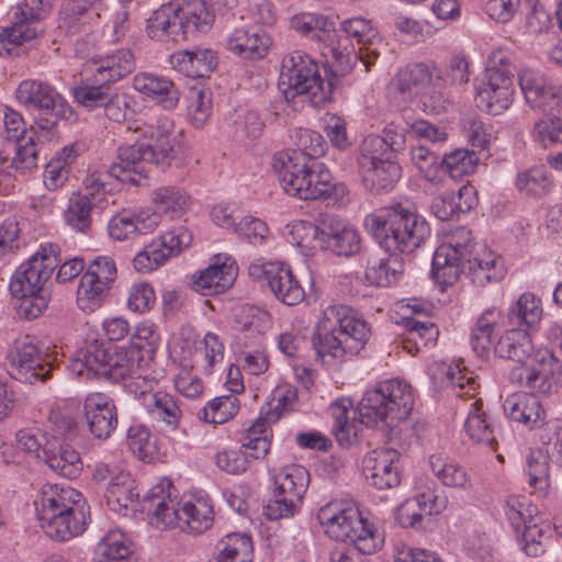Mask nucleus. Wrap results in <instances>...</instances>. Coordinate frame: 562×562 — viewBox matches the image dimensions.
<instances>
[{
  "label": "nucleus",
  "mask_w": 562,
  "mask_h": 562,
  "mask_svg": "<svg viewBox=\"0 0 562 562\" xmlns=\"http://www.w3.org/2000/svg\"><path fill=\"white\" fill-rule=\"evenodd\" d=\"M362 238L359 231L348 221L335 215L322 220L321 249L338 257L350 258L361 250Z\"/></svg>",
  "instance_id": "24"
},
{
  "label": "nucleus",
  "mask_w": 562,
  "mask_h": 562,
  "mask_svg": "<svg viewBox=\"0 0 562 562\" xmlns=\"http://www.w3.org/2000/svg\"><path fill=\"white\" fill-rule=\"evenodd\" d=\"M292 26L312 41L324 43L333 36L335 22L322 14L303 13L292 20Z\"/></svg>",
  "instance_id": "62"
},
{
  "label": "nucleus",
  "mask_w": 562,
  "mask_h": 562,
  "mask_svg": "<svg viewBox=\"0 0 562 562\" xmlns=\"http://www.w3.org/2000/svg\"><path fill=\"white\" fill-rule=\"evenodd\" d=\"M429 467L432 474L446 486L468 490L471 479L467 470L459 463L449 460L440 453L429 457Z\"/></svg>",
  "instance_id": "49"
},
{
  "label": "nucleus",
  "mask_w": 562,
  "mask_h": 562,
  "mask_svg": "<svg viewBox=\"0 0 562 562\" xmlns=\"http://www.w3.org/2000/svg\"><path fill=\"white\" fill-rule=\"evenodd\" d=\"M280 86L284 97H304L313 108H325L334 101V80L323 78L318 64L303 50L286 54L281 63Z\"/></svg>",
  "instance_id": "11"
},
{
  "label": "nucleus",
  "mask_w": 562,
  "mask_h": 562,
  "mask_svg": "<svg viewBox=\"0 0 562 562\" xmlns=\"http://www.w3.org/2000/svg\"><path fill=\"white\" fill-rule=\"evenodd\" d=\"M74 102L87 112L102 110L104 116L115 123L125 122L135 113L134 99L126 92L101 81L92 75L71 87Z\"/></svg>",
  "instance_id": "14"
},
{
  "label": "nucleus",
  "mask_w": 562,
  "mask_h": 562,
  "mask_svg": "<svg viewBox=\"0 0 562 562\" xmlns=\"http://www.w3.org/2000/svg\"><path fill=\"white\" fill-rule=\"evenodd\" d=\"M34 506L41 527L53 540L68 541L87 528L89 505L83 495L69 485L44 484Z\"/></svg>",
  "instance_id": "7"
},
{
  "label": "nucleus",
  "mask_w": 562,
  "mask_h": 562,
  "mask_svg": "<svg viewBox=\"0 0 562 562\" xmlns=\"http://www.w3.org/2000/svg\"><path fill=\"white\" fill-rule=\"evenodd\" d=\"M428 374L434 385L440 386H470L475 384L473 376L465 368L445 361H435L428 367Z\"/></svg>",
  "instance_id": "59"
},
{
  "label": "nucleus",
  "mask_w": 562,
  "mask_h": 562,
  "mask_svg": "<svg viewBox=\"0 0 562 562\" xmlns=\"http://www.w3.org/2000/svg\"><path fill=\"white\" fill-rule=\"evenodd\" d=\"M158 214L145 216L125 210L112 216L108 224V231L112 238L125 240L133 235L147 234L158 225Z\"/></svg>",
  "instance_id": "38"
},
{
  "label": "nucleus",
  "mask_w": 562,
  "mask_h": 562,
  "mask_svg": "<svg viewBox=\"0 0 562 562\" xmlns=\"http://www.w3.org/2000/svg\"><path fill=\"white\" fill-rule=\"evenodd\" d=\"M464 430L474 443L485 446L491 451L497 450L498 442L496 439L495 424L483 409L482 400H476L472 403L464 423Z\"/></svg>",
  "instance_id": "39"
},
{
  "label": "nucleus",
  "mask_w": 562,
  "mask_h": 562,
  "mask_svg": "<svg viewBox=\"0 0 562 562\" xmlns=\"http://www.w3.org/2000/svg\"><path fill=\"white\" fill-rule=\"evenodd\" d=\"M503 510L516 536L520 535L526 525H532L542 517L537 505L520 495L509 496L504 503Z\"/></svg>",
  "instance_id": "51"
},
{
  "label": "nucleus",
  "mask_w": 562,
  "mask_h": 562,
  "mask_svg": "<svg viewBox=\"0 0 562 562\" xmlns=\"http://www.w3.org/2000/svg\"><path fill=\"white\" fill-rule=\"evenodd\" d=\"M476 204L475 188L463 184L457 192H445L434 198L430 209L438 220L445 222L459 220L461 214L470 212Z\"/></svg>",
  "instance_id": "35"
},
{
  "label": "nucleus",
  "mask_w": 562,
  "mask_h": 562,
  "mask_svg": "<svg viewBox=\"0 0 562 562\" xmlns=\"http://www.w3.org/2000/svg\"><path fill=\"white\" fill-rule=\"evenodd\" d=\"M189 200L187 192L179 187H160L153 193L155 214L161 213L169 218L180 217L189 206Z\"/></svg>",
  "instance_id": "55"
},
{
  "label": "nucleus",
  "mask_w": 562,
  "mask_h": 562,
  "mask_svg": "<svg viewBox=\"0 0 562 562\" xmlns=\"http://www.w3.org/2000/svg\"><path fill=\"white\" fill-rule=\"evenodd\" d=\"M85 191L72 193L64 213L66 224L75 232L88 235L92 226V213L101 203L100 194L110 192L101 176L92 173L83 180Z\"/></svg>",
  "instance_id": "21"
},
{
  "label": "nucleus",
  "mask_w": 562,
  "mask_h": 562,
  "mask_svg": "<svg viewBox=\"0 0 562 562\" xmlns=\"http://www.w3.org/2000/svg\"><path fill=\"white\" fill-rule=\"evenodd\" d=\"M408 124L391 122L383 135H369L355 151L358 175L364 188L373 193L391 191L402 177L396 154L405 148Z\"/></svg>",
  "instance_id": "4"
},
{
  "label": "nucleus",
  "mask_w": 562,
  "mask_h": 562,
  "mask_svg": "<svg viewBox=\"0 0 562 562\" xmlns=\"http://www.w3.org/2000/svg\"><path fill=\"white\" fill-rule=\"evenodd\" d=\"M38 151L29 147H15L10 140L0 139V178L11 177L12 171L26 172L37 167Z\"/></svg>",
  "instance_id": "42"
},
{
  "label": "nucleus",
  "mask_w": 562,
  "mask_h": 562,
  "mask_svg": "<svg viewBox=\"0 0 562 562\" xmlns=\"http://www.w3.org/2000/svg\"><path fill=\"white\" fill-rule=\"evenodd\" d=\"M413 408L412 389H368L358 404L359 423L366 427L387 426V418L404 419Z\"/></svg>",
  "instance_id": "15"
},
{
  "label": "nucleus",
  "mask_w": 562,
  "mask_h": 562,
  "mask_svg": "<svg viewBox=\"0 0 562 562\" xmlns=\"http://www.w3.org/2000/svg\"><path fill=\"white\" fill-rule=\"evenodd\" d=\"M271 327V315L259 307H244L235 318V328L240 331L239 340L246 347L260 344L262 336Z\"/></svg>",
  "instance_id": "41"
},
{
  "label": "nucleus",
  "mask_w": 562,
  "mask_h": 562,
  "mask_svg": "<svg viewBox=\"0 0 562 562\" xmlns=\"http://www.w3.org/2000/svg\"><path fill=\"white\" fill-rule=\"evenodd\" d=\"M401 453L394 449L373 450L363 459L367 481L378 490L394 488L401 483Z\"/></svg>",
  "instance_id": "27"
},
{
  "label": "nucleus",
  "mask_w": 562,
  "mask_h": 562,
  "mask_svg": "<svg viewBox=\"0 0 562 562\" xmlns=\"http://www.w3.org/2000/svg\"><path fill=\"white\" fill-rule=\"evenodd\" d=\"M94 562H136L131 543L117 530L109 531L97 544Z\"/></svg>",
  "instance_id": "48"
},
{
  "label": "nucleus",
  "mask_w": 562,
  "mask_h": 562,
  "mask_svg": "<svg viewBox=\"0 0 562 562\" xmlns=\"http://www.w3.org/2000/svg\"><path fill=\"white\" fill-rule=\"evenodd\" d=\"M133 87L164 110L170 111L178 106L180 91L175 82L165 76L150 72L137 74L133 78Z\"/></svg>",
  "instance_id": "32"
},
{
  "label": "nucleus",
  "mask_w": 562,
  "mask_h": 562,
  "mask_svg": "<svg viewBox=\"0 0 562 562\" xmlns=\"http://www.w3.org/2000/svg\"><path fill=\"white\" fill-rule=\"evenodd\" d=\"M60 261L59 246L44 244L16 268L9 283V291L19 301L15 306L19 317L32 321L47 308L49 295L45 283Z\"/></svg>",
  "instance_id": "8"
},
{
  "label": "nucleus",
  "mask_w": 562,
  "mask_h": 562,
  "mask_svg": "<svg viewBox=\"0 0 562 562\" xmlns=\"http://www.w3.org/2000/svg\"><path fill=\"white\" fill-rule=\"evenodd\" d=\"M514 100V81L507 69L486 68L484 78L475 83V104L488 114L499 115Z\"/></svg>",
  "instance_id": "22"
},
{
  "label": "nucleus",
  "mask_w": 562,
  "mask_h": 562,
  "mask_svg": "<svg viewBox=\"0 0 562 562\" xmlns=\"http://www.w3.org/2000/svg\"><path fill=\"white\" fill-rule=\"evenodd\" d=\"M325 317L328 322L335 317V323L330 328L324 324L313 338L316 355L324 362L329 361L327 358L345 361L347 357L358 355L369 341V324L363 318L348 313L345 306L328 307Z\"/></svg>",
  "instance_id": "10"
},
{
  "label": "nucleus",
  "mask_w": 562,
  "mask_h": 562,
  "mask_svg": "<svg viewBox=\"0 0 562 562\" xmlns=\"http://www.w3.org/2000/svg\"><path fill=\"white\" fill-rule=\"evenodd\" d=\"M173 485L162 480L147 491L143 497L142 510L151 515V524L157 528L179 527L181 530L200 535L209 530L214 521V510L210 498L196 497L181 506L171 497Z\"/></svg>",
  "instance_id": "9"
},
{
  "label": "nucleus",
  "mask_w": 562,
  "mask_h": 562,
  "mask_svg": "<svg viewBox=\"0 0 562 562\" xmlns=\"http://www.w3.org/2000/svg\"><path fill=\"white\" fill-rule=\"evenodd\" d=\"M52 8V0H23L19 3L11 26L0 29V55H18L19 46L36 40L43 32L41 21Z\"/></svg>",
  "instance_id": "17"
},
{
  "label": "nucleus",
  "mask_w": 562,
  "mask_h": 562,
  "mask_svg": "<svg viewBox=\"0 0 562 562\" xmlns=\"http://www.w3.org/2000/svg\"><path fill=\"white\" fill-rule=\"evenodd\" d=\"M317 520L330 538L353 546L334 550L330 562H364L362 555L373 554L383 546L382 535L350 504L330 502L318 509Z\"/></svg>",
  "instance_id": "5"
},
{
  "label": "nucleus",
  "mask_w": 562,
  "mask_h": 562,
  "mask_svg": "<svg viewBox=\"0 0 562 562\" xmlns=\"http://www.w3.org/2000/svg\"><path fill=\"white\" fill-rule=\"evenodd\" d=\"M171 67L189 78H206L217 67L218 58L214 50L203 47L177 50L169 58Z\"/></svg>",
  "instance_id": "33"
},
{
  "label": "nucleus",
  "mask_w": 562,
  "mask_h": 562,
  "mask_svg": "<svg viewBox=\"0 0 562 562\" xmlns=\"http://www.w3.org/2000/svg\"><path fill=\"white\" fill-rule=\"evenodd\" d=\"M47 465L58 475L69 480L77 479L83 469L81 457L71 446L64 443L49 446L44 450Z\"/></svg>",
  "instance_id": "44"
},
{
  "label": "nucleus",
  "mask_w": 562,
  "mask_h": 562,
  "mask_svg": "<svg viewBox=\"0 0 562 562\" xmlns=\"http://www.w3.org/2000/svg\"><path fill=\"white\" fill-rule=\"evenodd\" d=\"M8 373L23 384L45 383L52 375L53 367L43 363L42 353L29 336L18 338L8 350Z\"/></svg>",
  "instance_id": "20"
},
{
  "label": "nucleus",
  "mask_w": 562,
  "mask_h": 562,
  "mask_svg": "<svg viewBox=\"0 0 562 562\" xmlns=\"http://www.w3.org/2000/svg\"><path fill=\"white\" fill-rule=\"evenodd\" d=\"M519 86L533 110H551L562 102V83L559 87L547 86L544 79L532 70L519 72Z\"/></svg>",
  "instance_id": "34"
},
{
  "label": "nucleus",
  "mask_w": 562,
  "mask_h": 562,
  "mask_svg": "<svg viewBox=\"0 0 562 562\" xmlns=\"http://www.w3.org/2000/svg\"><path fill=\"white\" fill-rule=\"evenodd\" d=\"M352 407L353 402L348 397L338 398L330 405L335 419L333 434L340 446H350L357 439L359 425L349 418Z\"/></svg>",
  "instance_id": "54"
},
{
  "label": "nucleus",
  "mask_w": 562,
  "mask_h": 562,
  "mask_svg": "<svg viewBox=\"0 0 562 562\" xmlns=\"http://www.w3.org/2000/svg\"><path fill=\"white\" fill-rule=\"evenodd\" d=\"M144 405L151 414L157 415L168 425L176 426L178 422L179 407L172 395L164 392H153V389L140 392Z\"/></svg>",
  "instance_id": "63"
},
{
  "label": "nucleus",
  "mask_w": 562,
  "mask_h": 562,
  "mask_svg": "<svg viewBox=\"0 0 562 562\" xmlns=\"http://www.w3.org/2000/svg\"><path fill=\"white\" fill-rule=\"evenodd\" d=\"M550 454L548 448L531 450L526 459L525 473L528 477V484L532 492L546 495L550 487Z\"/></svg>",
  "instance_id": "56"
},
{
  "label": "nucleus",
  "mask_w": 562,
  "mask_h": 562,
  "mask_svg": "<svg viewBox=\"0 0 562 562\" xmlns=\"http://www.w3.org/2000/svg\"><path fill=\"white\" fill-rule=\"evenodd\" d=\"M501 313L495 307L486 308L477 318L471 331L470 344L473 351L481 358L487 357L494 344V328L498 324Z\"/></svg>",
  "instance_id": "52"
},
{
  "label": "nucleus",
  "mask_w": 562,
  "mask_h": 562,
  "mask_svg": "<svg viewBox=\"0 0 562 562\" xmlns=\"http://www.w3.org/2000/svg\"><path fill=\"white\" fill-rule=\"evenodd\" d=\"M503 408L512 420L522 423L531 428L544 416L539 396L524 391H517L507 396Z\"/></svg>",
  "instance_id": "37"
},
{
  "label": "nucleus",
  "mask_w": 562,
  "mask_h": 562,
  "mask_svg": "<svg viewBox=\"0 0 562 562\" xmlns=\"http://www.w3.org/2000/svg\"><path fill=\"white\" fill-rule=\"evenodd\" d=\"M285 396L279 395L276 400L273 396L271 401L260 409V415L256 422L247 429L244 436L241 449L249 453L252 459H262L267 456L270 449V441L268 435L270 432L268 425L276 423L282 414V401Z\"/></svg>",
  "instance_id": "26"
},
{
  "label": "nucleus",
  "mask_w": 562,
  "mask_h": 562,
  "mask_svg": "<svg viewBox=\"0 0 562 562\" xmlns=\"http://www.w3.org/2000/svg\"><path fill=\"white\" fill-rule=\"evenodd\" d=\"M142 139L125 144L117 149V162L112 164L109 175L122 183L140 186L147 180L153 167L165 170L181 151L182 133L175 130V122L167 115L151 116L137 127Z\"/></svg>",
  "instance_id": "2"
},
{
  "label": "nucleus",
  "mask_w": 562,
  "mask_h": 562,
  "mask_svg": "<svg viewBox=\"0 0 562 562\" xmlns=\"http://www.w3.org/2000/svg\"><path fill=\"white\" fill-rule=\"evenodd\" d=\"M441 172L447 173L451 179L458 180L475 171L479 157L474 150L459 148L446 154L441 158Z\"/></svg>",
  "instance_id": "64"
},
{
  "label": "nucleus",
  "mask_w": 562,
  "mask_h": 562,
  "mask_svg": "<svg viewBox=\"0 0 562 562\" xmlns=\"http://www.w3.org/2000/svg\"><path fill=\"white\" fill-rule=\"evenodd\" d=\"M471 232L460 229L452 241L437 248L431 262V274L442 286L453 285L465 272V257L471 252Z\"/></svg>",
  "instance_id": "19"
},
{
  "label": "nucleus",
  "mask_w": 562,
  "mask_h": 562,
  "mask_svg": "<svg viewBox=\"0 0 562 562\" xmlns=\"http://www.w3.org/2000/svg\"><path fill=\"white\" fill-rule=\"evenodd\" d=\"M214 16L204 2L182 8L178 2H168L156 10L147 20L146 31L150 38L157 41L187 40L194 32L205 33L212 25Z\"/></svg>",
  "instance_id": "12"
},
{
  "label": "nucleus",
  "mask_w": 562,
  "mask_h": 562,
  "mask_svg": "<svg viewBox=\"0 0 562 562\" xmlns=\"http://www.w3.org/2000/svg\"><path fill=\"white\" fill-rule=\"evenodd\" d=\"M308 483L310 473L303 465L291 464L274 474L272 498L265 507L267 519L292 517L302 504Z\"/></svg>",
  "instance_id": "16"
},
{
  "label": "nucleus",
  "mask_w": 562,
  "mask_h": 562,
  "mask_svg": "<svg viewBox=\"0 0 562 562\" xmlns=\"http://www.w3.org/2000/svg\"><path fill=\"white\" fill-rule=\"evenodd\" d=\"M16 100L32 114L35 125L54 132L59 121L76 122L78 114L55 88L40 80H23L15 91Z\"/></svg>",
  "instance_id": "13"
},
{
  "label": "nucleus",
  "mask_w": 562,
  "mask_h": 562,
  "mask_svg": "<svg viewBox=\"0 0 562 562\" xmlns=\"http://www.w3.org/2000/svg\"><path fill=\"white\" fill-rule=\"evenodd\" d=\"M366 226L389 258L369 260L366 279L372 285L391 286L404 272L401 255L412 254L430 237V226L409 201L391 202L366 218Z\"/></svg>",
  "instance_id": "1"
},
{
  "label": "nucleus",
  "mask_w": 562,
  "mask_h": 562,
  "mask_svg": "<svg viewBox=\"0 0 562 562\" xmlns=\"http://www.w3.org/2000/svg\"><path fill=\"white\" fill-rule=\"evenodd\" d=\"M157 348L158 335L148 326H138L130 339L125 356L111 355L104 342L95 339L87 346L82 359H77L72 368L78 375L86 373L89 380L132 386L126 382L136 373L134 361H151Z\"/></svg>",
  "instance_id": "3"
},
{
  "label": "nucleus",
  "mask_w": 562,
  "mask_h": 562,
  "mask_svg": "<svg viewBox=\"0 0 562 562\" xmlns=\"http://www.w3.org/2000/svg\"><path fill=\"white\" fill-rule=\"evenodd\" d=\"M115 261L110 256H98L89 262L77 290L80 310L92 313L102 306L116 279Z\"/></svg>",
  "instance_id": "18"
},
{
  "label": "nucleus",
  "mask_w": 562,
  "mask_h": 562,
  "mask_svg": "<svg viewBox=\"0 0 562 562\" xmlns=\"http://www.w3.org/2000/svg\"><path fill=\"white\" fill-rule=\"evenodd\" d=\"M4 132L0 135V139L10 140L15 144V147H33L37 151L35 143L36 133L33 130H27L23 116L7 108L3 117Z\"/></svg>",
  "instance_id": "61"
},
{
  "label": "nucleus",
  "mask_w": 562,
  "mask_h": 562,
  "mask_svg": "<svg viewBox=\"0 0 562 562\" xmlns=\"http://www.w3.org/2000/svg\"><path fill=\"white\" fill-rule=\"evenodd\" d=\"M324 44L326 52H323V55L331 58L334 68L330 77L327 76L326 79L334 80V88L338 82V78L349 74L358 59H361L366 69L369 70L379 56L376 50L369 47L364 52L360 48L359 53H357L353 47L347 44V38L339 37L336 30L333 32V36L325 40Z\"/></svg>",
  "instance_id": "25"
},
{
  "label": "nucleus",
  "mask_w": 562,
  "mask_h": 562,
  "mask_svg": "<svg viewBox=\"0 0 562 562\" xmlns=\"http://www.w3.org/2000/svg\"><path fill=\"white\" fill-rule=\"evenodd\" d=\"M515 186L521 194L529 198L541 199L550 192L552 179L544 166H535L518 172Z\"/></svg>",
  "instance_id": "57"
},
{
  "label": "nucleus",
  "mask_w": 562,
  "mask_h": 562,
  "mask_svg": "<svg viewBox=\"0 0 562 562\" xmlns=\"http://www.w3.org/2000/svg\"><path fill=\"white\" fill-rule=\"evenodd\" d=\"M271 46V35L260 25L237 27L228 35L226 42L229 52L247 60L263 59Z\"/></svg>",
  "instance_id": "28"
},
{
  "label": "nucleus",
  "mask_w": 562,
  "mask_h": 562,
  "mask_svg": "<svg viewBox=\"0 0 562 562\" xmlns=\"http://www.w3.org/2000/svg\"><path fill=\"white\" fill-rule=\"evenodd\" d=\"M494 351L499 358L522 363L533 351L530 334L524 328L512 327L499 337Z\"/></svg>",
  "instance_id": "43"
},
{
  "label": "nucleus",
  "mask_w": 562,
  "mask_h": 562,
  "mask_svg": "<svg viewBox=\"0 0 562 562\" xmlns=\"http://www.w3.org/2000/svg\"><path fill=\"white\" fill-rule=\"evenodd\" d=\"M269 288L278 300L289 306L299 304L305 297V291L289 266L279 263L270 277Z\"/></svg>",
  "instance_id": "45"
},
{
  "label": "nucleus",
  "mask_w": 562,
  "mask_h": 562,
  "mask_svg": "<svg viewBox=\"0 0 562 562\" xmlns=\"http://www.w3.org/2000/svg\"><path fill=\"white\" fill-rule=\"evenodd\" d=\"M136 68L135 56L130 48H119L92 58L91 74L97 81L113 87L130 76Z\"/></svg>",
  "instance_id": "30"
},
{
  "label": "nucleus",
  "mask_w": 562,
  "mask_h": 562,
  "mask_svg": "<svg viewBox=\"0 0 562 562\" xmlns=\"http://www.w3.org/2000/svg\"><path fill=\"white\" fill-rule=\"evenodd\" d=\"M98 18L99 13L95 9H89L72 0H67L59 11L58 27L67 34L76 35L87 32Z\"/></svg>",
  "instance_id": "47"
},
{
  "label": "nucleus",
  "mask_w": 562,
  "mask_h": 562,
  "mask_svg": "<svg viewBox=\"0 0 562 562\" xmlns=\"http://www.w3.org/2000/svg\"><path fill=\"white\" fill-rule=\"evenodd\" d=\"M83 150L81 143L75 142L64 146L47 162L43 173V183L48 191H56L69 179L71 166Z\"/></svg>",
  "instance_id": "36"
},
{
  "label": "nucleus",
  "mask_w": 562,
  "mask_h": 562,
  "mask_svg": "<svg viewBox=\"0 0 562 562\" xmlns=\"http://www.w3.org/2000/svg\"><path fill=\"white\" fill-rule=\"evenodd\" d=\"M471 252L465 257L464 276L475 285L485 286L490 282L501 281L505 276L503 262L493 254L484 257L473 256L474 245L471 243Z\"/></svg>",
  "instance_id": "40"
},
{
  "label": "nucleus",
  "mask_w": 562,
  "mask_h": 562,
  "mask_svg": "<svg viewBox=\"0 0 562 562\" xmlns=\"http://www.w3.org/2000/svg\"><path fill=\"white\" fill-rule=\"evenodd\" d=\"M233 394L217 396L210 401L202 409L200 418L211 424H224L233 418L239 411V401L236 394H240L245 389H229Z\"/></svg>",
  "instance_id": "60"
},
{
  "label": "nucleus",
  "mask_w": 562,
  "mask_h": 562,
  "mask_svg": "<svg viewBox=\"0 0 562 562\" xmlns=\"http://www.w3.org/2000/svg\"><path fill=\"white\" fill-rule=\"evenodd\" d=\"M272 168L283 190L301 200L339 201L347 193L344 183H334L329 169L321 160L301 151H279L273 155Z\"/></svg>",
  "instance_id": "6"
},
{
  "label": "nucleus",
  "mask_w": 562,
  "mask_h": 562,
  "mask_svg": "<svg viewBox=\"0 0 562 562\" xmlns=\"http://www.w3.org/2000/svg\"><path fill=\"white\" fill-rule=\"evenodd\" d=\"M85 417L91 435L100 440L108 439L117 426V413L113 400L103 393L86 397Z\"/></svg>",
  "instance_id": "29"
},
{
  "label": "nucleus",
  "mask_w": 562,
  "mask_h": 562,
  "mask_svg": "<svg viewBox=\"0 0 562 562\" xmlns=\"http://www.w3.org/2000/svg\"><path fill=\"white\" fill-rule=\"evenodd\" d=\"M214 562H252V540L245 533H229L222 538L217 546Z\"/></svg>",
  "instance_id": "53"
},
{
  "label": "nucleus",
  "mask_w": 562,
  "mask_h": 562,
  "mask_svg": "<svg viewBox=\"0 0 562 562\" xmlns=\"http://www.w3.org/2000/svg\"><path fill=\"white\" fill-rule=\"evenodd\" d=\"M541 301L530 292L522 293L512 304L507 312L508 325L516 328H524L528 333L535 328L541 319Z\"/></svg>",
  "instance_id": "46"
},
{
  "label": "nucleus",
  "mask_w": 562,
  "mask_h": 562,
  "mask_svg": "<svg viewBox=\"0 0 562 562\" xmlns=\"http://www.w3.org/2000/svg\"><path fill=\"white\" fill-rule=\"evenodd\" d=\"M435 499L431 494H419L403 502L396 510V521L404 528L419 529L426 516L434 513Z\"/></svg>",
  "instance_id": "50"
},
{
  "label": "nucleus",
  "mask_w": 562,
  "mask_h": 562,
  "mask_svg": "<svg viewBox=\"0 0 562 562\" xmlns=\"http://www.w3.org/2000/svg\"><path fill=\"white\" fill-rule=\"evenodd\" d=\"M191 241L192 235L183 226L168 231L139 251L133 259V266L138 272H150L170 257L178 256Z\"/></svg>",
  "instance_id": "23"
},
{
  "label": "nucleus",
  "mask_w": 562,
  "mask_h": 562,
  "mask_svg": "<svg viewBox=\"0 0 562 562\" xmlns=\"http://www.w3.org/2000/svg\"><path fill=\"white\" fill-rule=\"evenodd\" d=\"M440 68L435 64L416 63L398 70L393 79V87L403 95L420 94L430 83L442 87Z\"/></svg>",
  "instance_id": "31"
},
{
  "label": "nucleus",
  "mask_w": 562,
  "mask_h": 562,
  "mask_svg": "<svg viewBox=\"0 0 562 562\" xmlns=\"http://www.w3.org/2000/svg\"><path fill=\"white\" fill-rule=\"evenodd\" d=\"M104 497L113 510L126 509L138 499L139 493L137 492L135 480L128 472L123 470L122 473L115 476L112 483H108Z\"/></svg>",
  "instance_id": "58"
}]
</instances>
